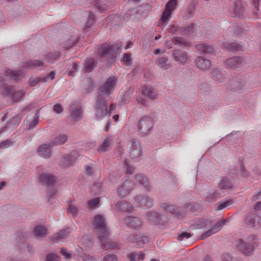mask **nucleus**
Masks as SVG:
<instances>
[{
	"label": "nucleus",
	"instance_id": "f257e3e1",
	"mask_svg": "<svg viewBox=\"0 0 261 261\" xmlns=\"http://www.w3.org/2000/svg\"><path fill=\"white\" fill-rule=\"evenodd\" d=\"M237 249L246 256L251 255L257 246V238L255 235H251L244 240L239 239L236 241Z\"/></svg>",
	"mask_w": 261,
	"mask_h": 261
},
{
	"label": "nucleus",
	"instance_id": "f03ea898",
	"mask_svg": "<svg viewBox=\"0 0 261 261\" xmlns=\"http://www.w3.org/2000/svg\"><path fill=\"white\" fill-rule=\"evenodd\" d=\"M154 118L152 114L144 115L140 118L138 122V129L142 136L149 135L153 126Z\"/></svg>",
	"mask_w": 261,
	"mask_h": 261
},
{
	"label": "nucleus",
	"instance_id": "7ed1b4c3",
	"mask_svg": "<svg viewBox=\"0 0 261 261\" xmlns=\"http://www.w3.org/2000/svg\"><path fill=\"white\" fill-rule=\"evenodd\" d=\"M95 119L102 120L108 115V105L105 99H97L93 105Z\"/></svg>",
	"mask_w": 261,
	"mask_h": 261
},
{
	"label": "nucleus",
	"instance_id": "20e7f679",
	"mask_svg": "<svg viewBox=\"0 0 261 261\" xmlns=\"http://www.w3.org/2000/svg\"><path fill=\"white\" fill-rule=\"evenodd\" d=\"M93 225L94 231L99 234V237H102V235L106 236L109 234V230L102 215H97L95 216Z\"/></svg>",
	"mask_w": 261,
	"mask_h": 261
},
{
	"label": "nucleus",
	"instance_id": "39448f33",
	"mask_svg": "<svg viewBox=\"0 0 261 261\" xmlns=\"http://www.w3.org/2000/svg\"><path fill=\"white\" fill-rule=\"evenodd\" d=\"M98 54L101 57L107 59L110 62L116 57L117 49L109 45H102L98 48Z\"/></svg>",
	"mask_w": 261,
	"mask_h": 261
},
{
	"label": "nucleus",
	"instance_id": "423d86ee",
	"mask_svg": "<svg viewBox=\"0 0 261 261\" xmlns=\"http://www.w3.org/2000/svg\"><path fill=\"white\" fill-rule=\"evenodd\" d=\"M69 112L70 116L74 121H77L82 119L83 110L80 102L74 101L69 106Z\"/></svg>",
	"mask_w": 261,
	"mask_h": 261
},
{
	"label": "nucleus",
	"instance_id": "0eeeda50",
	"mask_svg": "<svg viewBox=\"0 0 261 261\" xmlns=\"http://www.w3.org/2000/svg\"><path fill=\"white\" fill-rule=\"evenodd\" d=\"M129 142L130 143L129 156L133 161H137L142 154L140 142L135 139H132Z\"/></svg>",
	"mask_w": 261,
	"mask_h": 261
},
{
	"label": "nucleus",
	"instance_id": "6e6552de",
	"mask_svg": "<svg viewBox=\"0 0 261 261\" xmlns=\"http://www.w3.org/2000/svg\"><path fill=\"white\" fill-rule=\"evenodd\" d=\"M134 189L133 183L129 180H126L117 188V196L123 198L130 194Z\"/></svg>",
	"mask_w": 261,
	"mask_h": 261
},
{
	"label": "nucleus",
	"instance_id": "1a4fd4ad",
	"mask_svg": "<svg viewBox=\"0 0 261 261\" xmlns=\"http://www.w3.org/2000/svg\"><path fill=\"white\" fill-rule=\"evenodd\" d=\"M227 221V220L226 219H222L218 222L215 225H211V226H210L211 227L210 228L201 235L200 239L201 240H205L217 233L225 225Z\"/></svg>",
	"mask_w": 261,
	"mask_h": 261
},
{
	"label": "nucleus",
	"instance_id": "9d476101",
	"mask_svg": "<svg viewBox=\"0 0 261 261\" xmlns=\"http://www.w3.org/2000/svg\"><path fill=\"white\" fill-rule=\"evenodd\" d=\"M78 157L79 154L76 151H73L69 154L64 155L61 161L60 166L64 168L72 166Z\"/></svg>",
	"mask_w": 261,
	"mask_h": 261
},
{
	"label": "nucleus",
	"instance_id": "9b49d317",
	"mask_svg": "<svg viewBox=\"0 0 261 261\" xmlns=\"http://www.w3.org/2000/svg\"><path fill=\"white\" fill-rule=\"evenodd\" d=\"M245 223L249 227L259 228L261 227V217L256 214L249 213L245 218Z\"/></svg>",
	"mask_w": 261,
	"mask_h": 261
},
{
	"label": "nucleus",
	"instance_id": "f8f14e48",
	"mask_svg": "<svg viewBox=\"0 0 261 261\" xmlns=\"http://www.w3.org/2000/svg\"><path fill=\"white\" fill-rule=\"evenodd\" d=\"M110 233L105 236L102 235V237H99L101 243L102 248L105 250H108L110 249H119L120 248V244L116 242H113L111 240L109 239V236Z\"/></svg>",
	"mask_w": 261,
	"mask_h": 261
},
{
	"label": "nucleus",
	"instance_id": "ddd939ff",
	"mask_svg": "<svg viewBox=\"0 0 261 261\" xmlns=\"http://www.w3.org/2000/svg\"><path fill=\"white\" fill-rule=\"evenodd\" d=\"M116 81V79L114 76L110 77L107 80L100 88V92L103 95H108L113 91Z\"/></svg>",
	"mask_w": 261,
	"mask_h": 261
},
{
	"label": "nucleus",
	"instance_id": "4468645a",
	"mask_svg": "<svg viewBox=\"0 0 261 261\" xmlns=\"http://www.w3.org/2000/svg\"><path fill=\"white\" fill-rule=\"evenodd\" d=\"M174 61L179 65H184L188 62L189 56L187 52L176 49L172 53Z\"/></svg>",
	"mask_w": 261,
	"mask_h": 261
},
{
	"label": "nucleus",
	"instance_id": "2eb2a0df",
	"mask_svg": "<svg viewBox=\"0 0 261 261\" xmlns=\"http://www.w3.org/2000/svg\"><path fill=\"white\" fill-rule=\"evenodd\" d=\"M148 220L158 225L164 224L167 222V218L164 215L155 212H149L147 213Z\"/></svg>",
	"mask_w": 261,
	"mask_h": 261
},
{
	"label": "nucleus",
	"instance_id": "dca6fc26",
	"mask_svg": "<svg viewBox=\"0 0 261 261\" xmlns=\"http://www.w3.org/2000/svg\"><path fill=\"white\" fill-rule=\"evenodd\" d=\"M39 181L48 187H53L56 184V178L49 173H42L39 176Z\"/></svg>",
	"mask_w": 261,
	"mask_h": 261
},
{
	"label": "nucleus",
	"instance_id": "f3484780",
	"mask_svg": "<svg viewBox=\"0 0 261 261\" xmlns=\"http://www.w3.org/2000/svg\"><path fill=\"white\" fill-rule=\"evenodd\" d=\"M124 223L128 228L137 229L141 227L142 222L137 217L128 216L124 219Z\"/></svg>",
	"mask_w": 261,
	"mask_h": 261
},
{
	"label": "nucleus",
	"instance_id": "a211bd4d",
	"mask_svg": "<svg viewBox=\"0 0 261 261\" xmlns=\"http://www.w3.org/2000/svg\"><path fill=\"white\" fill-rule=\"evenodd\" d=\"M113 208L115 212L130 213L133 210V207L130 203L125 200H122L115 204Z\"/></svg>",
	"mask_w": 261,
	"mask_h": 261
},
{
	"label": "nucleus",
	"instance_id": "6ab92c4d",
	"mask_svg": "<svg viewBox=\"0 0 261 261\" xmlns=\"http://www.w3.org/2000/svg\"><path fill=\"white\" fill-rule=\"evenodd\" d=\"M38 152L39 156L45 159H49L53 155V146L50 142L49 144H43L38 148Z\"/></svg>",
	"mask_w": 261,
	"mask_h": 261
},
{
	"label": "nucleus",
	"instance_id": "aec40b11",
	"mask_svg": "<svg viewBox=\"0 0 261 261\" xmlns=\"http://www.w3.org/2000/svg\"><path fill=\"white\" fill-rule=\"evenodd\" d=\"M134 199L136 202L147 208H150L153 205V199L147 195H137L134 197Z\"/></svg>",
	"mask_w": 261,
	"mask_h": 261
},
{
	"label": "nucleus",
	"instance_id": "412c9836",
	"mask_svg": "<svg viewBox=\"0 0 261 261\" xmlns=\"http://www.w3.org/2000/svg\"><path fill=\"white\" fill-rule=\"evenodd\" d=\"M243 62V59L240 57H234L226 60L225 66L226 68L235 69L240 67Z\"/></svg>",
	"mask_w": 261,
	"mask_h": 261
},
{
	"label": "nucleus",
	"instance_id": "4be33fe9",
	"mask_svg": "<svg viewBox=\"0 0 261 261\" xmlns=\"http://www.w3.org/2000/svg\"><path fill=\"white\" fill-rule=\"evenodd\" d=\"M155 64L159 68L165 70L169 69L172 67V63L168 58L166 56L157 58L155 60Z\"/></svg>",
	"mask_w": 261,
	"mask_h": 261
},
{
	"label": "nucleus",
	"instance_id": "5701e85b",
	"mask_svg": "<svg viewBox=\"0 0 261 261\" xmlns=\"http://www.w3.org/2000/svg\"><path fill=\"white\" fill-rule=\"evenodd\" d=\"M233 180L230 179V176L222 177L218 184V187L221 190H228L233 187Z\"/></svg>",
	"mask_w": 261,
	"mask_h": 261
},
{
	"label": "nucleus",
	"instance_id": "b1692460",
	"mask_svg": "<svg viewBox=\"0 0 261 261\" xmlns=\"http://www.w3.org/2000/svg\"><path fill=\"white\" fill-rule=\"evenodd\" d=\"M196 63L197 67L203 71L208 70L211 66V61L203 57H198L196 59Z\"/></svg>",
	"mask_w": 261,
	"mask_h": 261
},
{
	"label": "nucleus",
	"instance_id": "393cba45",
	"mask_svg": "<svg viewBox=\"0 0 261 261\" xmlns=\"http://www.w3.org/2000/svg\"><path fill=\"white\" fill-rule=\"evenodd\" d=\"M232 89L236 91H239L246 88V83L242 79H232L230 84Z\"/></svg>",
	"mask_w": 261,
	"mask_h": 261
},
{
	"label": "nucleus",
	"instance_id": "a878e982",
	"mask_svg": "<svg viewBox=\"0 0 261 261\" xmlns=\"http://www.w3.org/2000/svg\"><path fill=\"white\" fill-rule=\"evenodd\" d=\"M211 226V222L208 219H199L194 220L193 223L191 225V227H193L196 229H203L207 228Z\"/></svg>",
	"mask_w": 261,
	"mask_h": 261
},
{
	"label": "nucleus",
	"instance_id": "bb28decb",
	"mask_svg": "<svg viewBox=\"0 0 261 261\" xmlns=\"http://www.w3.org/2000/svg\"><path fill=\"white\" fill-rule=\"evenodd\" d=\"M5 74L7 77L12 80H18L23 76V72L21 70L7 69L5 71Z\"/></svg>",
	"mask_w": 261,
	"mask_h": 261
},
{
	"label": "nucleus",
	"instance_id": "cd10ccee",
	"mask_svg": "<svg viewBox=\"0 0 261 261\" xmlns=\"http://www.w3.org/2000/svg\"><path fill=\"white\" fill-rule=\"evenodd\" d=\"M68 136L65 134H61L56 136L53 139L50 143L52 146L61 145L65 143L68 140Z\"/></svg>",
	"mask_w": 261,
	"mask_h": 261
},
{
	"label": "nucleus",
	"instance_id": "c85d7f7f",
	"mask_svg": "<svg viewBox=\"0 0 261 261\" xmlns=\"http://www.w3.org/2000/svg\"><path fill=\"white\" fill-rule=\"evenodd\" d=\"M233 12L236 17H240L243 15L244 8L241 1L237 0L234 2Z\"/></svg>",
	"mask_w": 261,
	"mask_h": 261
},
{
	"label": "nucleus",
	"instance_id": "c756f323",
	"mask_svg": "<svg viewBox=\"0 0 261 261\" xmlns=\"http://www.w3.org/2000/svg\"><path fill=\"white\" fill-rule=\"evenodd\" d=\"M204 197L210 202L216 201L219 198V192L216 190L211 189L205 194Z\"/></svg>",
	"mask_w": 261,
	"mask_h": 261
},
{
	"label": "nucleus",
	"instance_id": "7c9ffc66",
	"mask_svg": "<svg viewBox=\"0 0 261 261\" xmlns=\"http://www.w3.org/2000/svg\"><path fill=\"white\" fill-rule=\"evenodd\" d=\"M135 180L142 185L147 190H150V186L147 177L142 174L136 175Z\"/></svg>",
	"mask_w": 261,
	"mask_h": 261
},
{
	"label": "nucleus",
	"instance_id": "2f4dec72",
	"mask_svg": "<svg viewBox=\"0 0 261 261\" xmlns=\"http://www.w3.org/2000/svg\"><path fill=\"white\" fill-rule=\"evenodd\" d=\"M222 46L224 48L229 51H239L242 49V45L235 42L228 43L224 42L222 43Z\"/></svg>",
	"mask_w": 261,
	"mask_h": 261
},
{
	"label": "nucleus",
	"instance_id": "473e14b6",
	"mask_svg": "<svg viewBox=\"0 0 261 261\" xmlns=\"http://www.w3.org/2000/svg\"><path fill=\"white\" fill-rule=\"evenodd\" d=\"M196 49L203 53L215 54V49L212 46L206 44H199L196 46Z\"/></svg>",
	"mask_w": 261,
	"mask_h": 261
},
{
	"label": "nucleus",
	"instance_id": "72a5a7b5",
	"mask_svg": "<svg viewBox=\"0 0 261 261\" xmlns=\"http://www.w3.org/2000/svg\"><path fill=\"white\" fill-rule=\"evenodd\" d=\"M211 73L215 79L219 83H222L224 81L226 77L225 72H222L218 69L214 68L212 70Z\"/></svg>",
	"mask_w": 261,
	"mask_h": 261
},
{
	"label": "nucleus",
	"instance_id": "f704fd0d",
	"mask_svg": "<svg viewBox=\"0 0 261 261\" xmlns=\"http://www.w3.org/2000/svg\"><path fill=\"white\" fill-rule=\"evenodd\" d=\"M142 93L143 96L148 97V98H154L155 96L154 90L150 86L142 87Z\"/></svg>",
	"mask_w": 261,
	"mask_h": 261
},
{
	"label": "nucleus",
	"instance_id": "c9c22d12",
	"mask_svg": "<svg viewBox=\"0 0 261 261\" xmlns=\"http://www.w3.org/2000/svg\"><path fill=\"white\" fill-rule=\"evenodd\" d=\"M161 207L165 210L167 213H169L172 215L179 214V211L178 208L175 206L172 205H169L166 203H163L161 204Z\"/></svg>",
	"mask_w": 261,
	"mask_h": 261
},
{
	"label": "nucleus",
	"instance_id": "e433bc0d",
	"mask_svg": "<svg viewBox=\"0 0 261 261\" xmlns=\"http://www.w3.org/2000/svg\"><path fill=\"white\" fill-rule=\"evenodd\" d=\"M112 140L109 138H106L103 140L102 143L99 146L97 151L102 152L108 151L111 145Z\"/></svg>",
	"mask_w": 261,
	"mask_h": 261
},
{
	"label": "nucleus",
	"instance_id": "4c0bfd02",
	"mask_svg": "<svg viewBox=\"0 0 261 261\" xmlns=\"http://www.w3.org/2000/svg\"><path fill=\"white\" fill-rule=\"evenodd\" d=\"M69 228H66L62 229L59 232L56 233L53 237V241H60L65 238L69 233Z\"/></svg>",
	"mask_w": 261,
	"mask_h": 261
},
{
	"label": "nucleus",
	"instance_id": "58836bf2",
	"mask_svg": "<svg viewBox=\"0 0 261 261\" xmlns=\"http://www.w3.org/2000/svg\"><path fill=\"white\" fill-rule=\"evenodd\" d=\"M43 63L40 60H31L24 63L23 67L27 69H31L33 67H38L43 66Z\"/></svg>",
	"mask_w": 261,
	"mask_h": 261
},
{
	"label": "nucleus",
	"instance_id": "ea45409f",
	"mask_svg": "<svg viewBox=\"0 0 261 261\" xmlns=\"http://www.w3.org/2000/svg\"><path fill=\"white\" fill-rule=\"evenodd\" d=\"M233 203L232 199H225L220 201L217 203L216 205V210L217 211H220L226 207L227 206L231 205Z\"/></svg>",
	"mask_w": 261,
	"mask_h": 261
},
{
	"label": "nucleus",
	"instance_id": "a19ab883",
	"mask_svg": "<svg viewBox=\"0 0 261 261\" xmlns=\"http://www.w3.org/2000/svg\"><path fill=\"white\" fill-rule=\"evenodd\" d=\"M49 188L47 192V197L48 198V201L50 203H53L54 202V196L57 194V190L54 186L49 187Z\"/></svg>",
	"mask_w": 261,
	"mask_h": 261
},
{
	"label": "nucleus",
	"instance_id": "79ce46f5",
	"mask_svg": "<svg viewBox=\"0 0 261 261\" xmlns=\"http://www.w3.org/2000/svg\"><path fill=\"white\" fill-rule=\"evenodd\" d=\"M95 67V61L93 59H90L85 62L84 70L86 72H91Z\"/></svg>",
	"mask_w": 261,
	"mask_h": 261
},
{
	"label": "nucleus",
	"instance_id": "37998d69",
	"mask_svg": "<svg viewBox=\"0 0 261 261\" xmlns=\"http://www.w3.org/2000/svg\"><path fill=\"white\" fill-rule=\"evenodd\" d=\"M102 183L100 182H96L91 188V192L95 195L100 194L102 192Z\"/></svg>",
	"mask_w": 261,
	"mask_h": 261
},
{
	"label": "nucleus",
	"instance_id": "c03bdc74",
	"mask_svg": "<svg viewBox=\"0 0 261 261\" xmlns=\"http://www.w3.org/2000/svg\"><path fill=\"white\" fill-rule=\"evenodd\" d=\"M227 33H231V36H237L241 34L242 32V29L238 26L230 27L227 30Z\"/></svg>",
	"mask_w": 261,
	"mask_h": 261
},
{
	"label": "nucleus",
	"instance_id": "a18cd8bd",
	"mask_svg": "<svg viewBox=\"0 0 261 261\" xmlns=\"http://www.w3.org/2000/svg\"><path fill=\"white\" fill-rule=\"evenodd\" d=\"M34 233L37 236L44 237L46 233V229L44 227L39 225L34 228Z\"/></svg>",
	"mask_w": 261,
	"mask_h": 261
},
{
	"label": "nucleus",
	"instance_id": "49530a36",
	"mask_svg": "<svg viewBox=\"0 0 261 261\" xmlns=\"http://www.w3.org/2000/svg\"><path fill=\"white\" fill-rule=\"evenodd\" d=\"M79 208L74 205L69 204L67 212L71 214L72 217L75 218L78 215Z\"/></svg>",
	"mask_w": 261,
	"mask_h": 261
},
{
	"label": "nucleus",
	"instance_id": "de8ad7c7",
	"mask_svg": "<svg viewBox=\"0 0 261 261\" xmlns=\"http://www.w3.org/2000/svg\"><path fill=\"white\" fill-rule=\"evenodd\" d=\"M39 117L38 112L36 113V116L33 117L32 120L28 123V129L31 130L33 129L39 123Z\"/></svg>",
	"mask_w": 261,
	"mask_h": 261
},
{
	"label": "nucleus",
	"instance_id": "09e8293b",
	"mask_svg": "<svg viewBox=\"0 0 261 261\" xmlns=\"http://www.w3.org/2000/svg\"><path fill=\"white\" fill-rule=\"evenodd\" d=\"M177 2L176 0H170L166 4L165 8L172 12L177 7Z\"/></svg>",
	"mask_w": 261,
	"mask_h": 261
},
{
	"label": "nucleus",
	"instance_id": "8fccbe9b",
	"mask_svg": "<svg viewBox=\"0 0 261 261\" xmlns=\"http://www.w3.org/2000/svg\"><path fill=\"white\" fill-rule=\"evenodd\" d=\"M121 61L126 66H131L133 63L131 55L129 53H125Z\"/></svg>",
	"mask_w": 261,
	"mask_h": 261
},
{
	"label": "nucleus",
	"instance_id": "3c124183",
	"mask_svg": "<svg viewBox=\"0 0 261 261\" xmlns=\"http://www.w3.org/2000/svg\"><path fill=\"white\" fill-rule=\"evenodd\" d=\"M172 12L165 8V10L162 14V16L161 18V20L163 22H168L171 17Z\"/></svg>",
	"mask_w": 261,
	"mask_h": 261
},
{
	"label": "nucleus",
	"instance_id": "603ef678",
	"mask_svg": "<svg viewBox=\"0 0 261 261\" xmlns=\"http://www.w3.org/2000/svg\"><path fill=\"white\" fill-rule=\"evenodd\" d=\"M79 67V65L76 63H74L71 65L68 68V75L71 76H74L75 75L74 73L77 71Z\"/></svg>",
	"mask_w": 261,
	"mask_h": 261
},
{
	"label": "nucleus",
	"instance_id": "864d4df0",
	"mask_svg": "<svg viewBox=\"0 0 261 261\" xmlns=\"http://www.w3.org/2000/svg\"><path fill=\"white\" fill-rule=\"evenodd\" d=\"M85 173L87 176H92L94 174V170L92 164L85 166Z\"/></svg>",
	"mask_w": 261,
	"mask_h": 261
},
{
	"label": "nucleus",
	"instance_id": "5fc2aeb1",
	"mask_svg": "<svg viewBox=\"0 0 261 261\" xmlns=\"http://www.w3.org/2000/svg\"><path fill=\"white\" fill-rule=\"evenodd\" d=\"M194 25L191 24L182 29V33L184 35H190L194 32Z\"/></svg>",
	"mask_w": 261,
	"mask_h": 261
},
{
	"label": "nucleus",
	"instance_id": "6e6d98bb",
	"mask_svg": "<svg viewBox=\"0 0 261 261\" xmlns=\"http://www.w3.org/2000/svg\"><path fill=\"white\" fill-rule=\"evenodd\" d=\"M103 261H118L115 254L106 253L103 257Z\"/></svg>",
	"mask_w": 261,
	"mask_h": 261
},
{
	"label": "nucleus",
	"instance_id": "4d7b16f0",
	"mask_svg": "<svg viewBox=\"0 0 261 261\" xmlns=\"http://www.w3.org/2000/svg\"><path fill=\"white\" fill-rule=\"evenodd\" d=\"M59 53L58 52L54 53H50L46 58L47 62L53 63V61L56 60L59 57Z\"/></svg>",
	"mask_w": 261,
	"mask_h": 261
},
{
	"label": "nucleus",
	"instance_id": "13d9d810",
	"mask_svg": "<svg viewBox=\"0 0 261 261\" xmlns=\"http://www.w3.org/2000/svg\"><path fill=\"white\" fill-rule=\"evenodd\" d=\"M173 41L175 44L180 46L187 45L188 44L187 41L181 37H174L173 39Z\"/></svg>",
	"mask_w": 261,
	"mask_h": 261
},
{
	"label": "nucleus",
	"instance_id": "bf43d9fd",
	"mask_svg": "<svg viewBox=\"0 0 261 261\" xmlns=\"http://www.w3.org/2000/svg\"><path fill=\"white\" fill-rule=\"evenodd\" d=\"M151 99H137L138 103L141 105L143 107H149L152 101Z\"/></svg>",
	"mask_w": 261,
	"mask_h": 261
},
{
	"label": "nucleus",
	"instance_id": "052dcab7",
	"mask_svg": "<svg viewBox=\"0 0 261 261\" xmlns=\"http://www.w3.org/2000/svg\"><path fill=\"white\" fill-rule=\"evenodd\" d=\"M137 242L145 244L148 241V237L143 234H137Z\"/></svg>",
	"mask_w": 261,
	"mask_h": 261
},
{
	"label": "nucleus",
	"instance_id": "680f3d73",
	"mask_svg": "<svg viewBox=\"0 0 261 261\" xmlns=\"http://www.w3.org/2000/svg\"><path fill=\"white\" fill-rule=\"evenodd\" d=\"M192 237V234L191 233L187 232H183L179 234V235L177 237V239L179 241H182L185 239H189L190 237Z\"/></svg>",
	"mask_w": 261,
	"mask_h": 261
},
{
	"label": "nucleus",
	"instance_id": "e2e57ef3",
	"mask_svg": "<svg viewBox=\"0 0 261 261\" xmlns=\"http://www.w3.org/2000/svg\"><path fill=\"white\" fill-rule=\"evenodd\" d=\"M99 202V198L96 197L88 201V205L89 207L93 208Z\"/></svg>",
	"mask_w": 261,
	"mask_h": 261
},
{
	"label": "nucleus",
	"instance_id": "0e129e2a",
	"mask_svg": "<svg viewBox=\"0 0 261 261\" xmlns=\"http://www.w3.org/2000/svg\"><path fill=\"white\" fill-rule=\"evenodd\" d=\"M138 253L137 252H133L126 255V257L129 261H138L137 258Z\"/></svg>",
	"mask_w": 261,
	"mask_h": 261
},
{
	"label": "nucleus",
	"instance_id": "69168bd1",
	"mask_svg": "<svg viewBox=\"0 0 261 261\" xmlns=\"http://www.w3.org/2000/svg\"><path fill=\"white\" fill-rule=\"evenodd\" d=\"M55 76V73L54 72H51L47 76L42 78V82L46 83L48 81H52Z\"/></svg>",
	"mask_w": 261,
	"mask_h": 261
},
{
	"label": "nucleus",
	"instance_id": "338daca9",
	"mask_svg": "<svg viewBox=\"0 0 261 261\" xmlns=\"http://www.w3.org/2000/svg\"><path fill=\"white\" fill-rule=\"evenodd\" d=\"M223 261H236L234 258L229 253H224L222 255Z\"/></svg>",
	"mask_w": 261,
	"mask_h": 261
},
{
	"label": "nucleus",
	"instance_id": "774afa93",
	"mask_svg": "<svg viewBox=\"0 0 261 261\" xmlns=\"http://www.w3.org/2000/svg\"><path fill=\"white\" fill-rule=\"evenodd\" d=\"M46 261H59L58 256L55 254H50L47 256Z\"/></svg>",
	"mask_w": 261,
	"mask_h": 261
}]
</instances>
